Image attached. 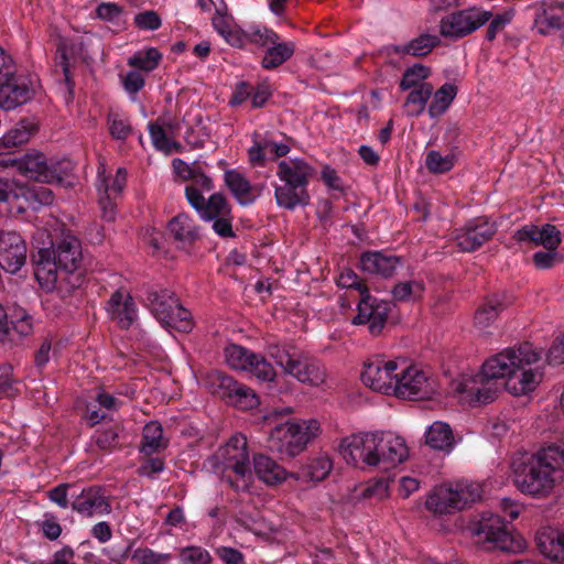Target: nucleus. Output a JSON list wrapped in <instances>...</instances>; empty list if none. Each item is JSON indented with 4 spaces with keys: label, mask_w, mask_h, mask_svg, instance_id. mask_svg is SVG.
Here are the masks:
<instances>
[{
    "label": "nucleus",
    "mask_w": 564,
    "mask_h": 564,
    "mask_svg": "<svg viewBox=\"0 0 564 564\" xmlns=\"http://www.w3.org/2000/svg\"><path fill=\"white\" fill-rule=\"evenodd\" d=\"M149 130L153 144L158 150L164 151L165 153H172L173 150L178 149V144L166 137V133L161 126L150 123Z\"/></svg>",
    "instance_id": "8fccbe9b"
},
{
    "label": "nucleus",
    "mask_w": 564,
    "mask_h": 564,
    "mask_svg": "<svg viewBox=\"0 0 564 564\" xmlns=\"http://www.w3.org/2000/svg\"><path fill=\"white\" fill-rule=\"evenodd\" d=\"M33 96L31 83L15 73L0 83V108L3 110H13L30 101Z\"/></svg>",
    "instance_id": "6ab92c4d"
},
{
    "label": "nucleus",
    "mask_w": 564,
    "mask_h": 564,
    "mask_svg": "<svg viewBox=\"0 0 564 564\" xmlns=\"http://www.w3.org/2000/svg\"><path fill=\"white\" fill-rule=\"evenodd\" d=\"M167 443L163 440V427L158 421L147 423L142 432L140 451L147 456L163 449Z\"/></svg>",
    "instance_id": "2f4dec72"
},
{
    "label": "nucleus",
    "mask_w": 564,
    "mask_h": 564,
    "mask_svg": "<svg viewBox=\"0 0 564 564\" xmlns=\"http://www.w3.org/2000/svg\"><path fill=\"white\" fill-rule=\"evenodd\" d=\"M215 470L221 471V479L236 491L248 490L251 469L247 438L242 434L232 435L229 441L209 458Z\"/></svg>",
    "instance_id": "20e7f679"
},
{
    "label": "nucleus",
    "mask_w": 564,
    "mask_h": 564,
    "mask_svg": "<svg viewBox=\"0 0 564 564\" xmlns=\"http://www.w3.org/2000/svg\"><path fill=\"white\" fill-rule=\"evenodd\" d=\"M314 169L301 159L281 161L278 165V177L283 182L275 187V199L279 206L293 209L297 205H307L310 195L306 186Z\"/></svg>",
    "instance_id": "39448f33"
},
{
    "label": "nucleus",
    "mask_w": 564,
    "mask_h": 564,
    "mask_svg": "<svg viewBox=\"0 0 564 564\" xmlns=\"http://www.w3.org/2000/svg\"><path fill=\"white\" fill-rule=\"evenodd\" d=\"M542 23L546 28L558 30L564 26V4H551L544 10Z\"/></svg>",
    "instance_id": "3c124183"
},
{
    "label": "nucleus",
    "mask_w": 564,
    "mask_h": 564,
    "mask_svg": "<svg viewBox=\"0 0 564 564\" xmlns=\"http://www.w3.org/2000/svg\"><path fill=\"white\" fill-rule=\"evenodd\" d=\"M112 317L121 329H129L137 321L138 312L133 297L122 289L116 291L108 302Z\"/></svg>",
    "instance_id": "393cba45"
},
{
    "label": "nucleus",
    "mask_w": 564,
    "mask_h": 564,
    "mask_svg": "<svg viewBox=\"0 0 564 564\" xmlns=\"http://www.w3.org/2000/svg\"><path fill=\"white\" fill-rule=\"evenodd\" d=\"M430 75V68L422 64H415L412 67H409L404 73L400 82V88L402 90L415 89L423 83L425 78Z\"/></svg>",
    "instance_id": "c03bdc74"
},
{
    "label": "nucleus",
    "mask_w": 564,
    "mask_h": 564,
    "mask_svg": "<svg viewBox=\"0 0 564 564\" xmlns=\"http://www.w3.org/2000/svg\"><path fill=\"white\" fill-rule=\"evenodd\" d=\"M18 382L12 379V367L3 365L0 367V398H12L18 393Z\"/></svg>",
    "instance_id": "603ef678"
},
{
    "label": "nucleus",
    "mask_w": 564,
    "mask_h": 564,
    "mask_svg": "<svg viewBox=\"0 0 564 564\" xmlns=\"http://www.w3.org/2000/svg\"><path fill=\"white\" fill-rule=\"evenodd\" d=\"M167 235L174 239L178 248L186 251L200 239V231L196 221L184 213L169 221Z\"/></svg>",
    "instance_id": "5701e85b"
},
{
    "label": "nucleus",
    "mask_w": 564,
    "mask_h": 564,
    "mask_svg": "<svg viewBox=\"0 0 564 564\" xmlns=\"http://www.w3.org/2000/svg\"><path fill=\"white\" fill-rule=\"evenodd\" d=\"M251 360L246 371L256 376L258 379L262 381H272L275 377V371L271 364H269L265 358L259 354H253L250 356Z\"/></svg>",
    "instance_id": "a18cd8bd"
},
{
    "label": "nucleus",
    "mask_w": 564,
    "mask_h": 564,
    "mask_svg": "<svg viewBox=\"0 0 564 564\" xmlns=\"http://www.w3.org/2000/svg\"><path fill=\"white\" fill-rule=\"evenodd\" d=\"M135 25L141 30H156L161 26V18L153 11H144L134 18Z\"/></svg>",
    "instance_id": "052dcab7"
},
{
    "label": "nucleus",
    "mask_w": 564,
    "mask_h": 564,
    "mask_svg": "<svg viewBox=\"0 0 564 564\" xmlns=\"http://www.w3.org/2000/svg\"><path fill=\"white\" fill-rule=\"evenodd\" d=\"M398 364L394 360L375 359L365 364L362 382L375 391L392 394Z\"/></svg>",
    "instance_id": "4468645a"
},
{
    "label": "nucleus",
    "mask_w": 564,
    "mask_h": 564,
    "mask_svg": "<svg viewBox=\"0 0 564 564\" xmlns=\"http://www.w3.org/2000/svg\"><path fill=\"white\" fill-rule=\"evenodd\" d=\"M161 58V53L156 48L151 47L129 58V65L144 72H151L156 68Z\"/></svg>",
    "instance_id": "37998d69"
},
{
    "label": "nucleus",
    "mask_w": 564,
    "mask_h": 564,
    "mask_svg": "<svg viewBox=\"0 0 564 564\" xmlns=\"http://www.w3.org/2000/svg\"><path fill=\"white\" fill-rule=\"evenodd\" d=\"M376 435L373 433H358L340 441L339 453L347 464L355 467H377Z\"/></svg>",
    "instance_id": "f8f14e48"
},
{
    "label": "nucleus",
    "mask_w": 564,
    "mask_h": 564,
    "mask_svg": "<svg viewBox=\"0 0 564 564\" xmlns=\"http://www.w3.org/2000/svg\"><path fill=\"white\" fill-rule=\"evenodd\" d=\"M514 11L511 9L501 14L496 15L486 31V39L488 41H494L497 33L501 31L513 18Z\"/></svg>",
    "instance_id": "bf43d9fd"
},
{
    "label": "nucleus",
    "mask_w": 564,
    "mask_h": 564,
    "mask_svg": "<svg viewBox=\"0 0 564 564\" xmlns=\"http://www.w3.org/2000/svg\"><path fill=\"white\" fill-rule=\"evenodd\" d=\"M268 354L285 373L295 377L300 382L319 386L325 381L323 365L291 344H270Z\"/></svg>",
    "instance_id": "423d86ee"
},
{
    "label": "nucleus",
    "mask_w": 564,
    "mask_h": 564,
    "mask_svg": "<svg viewBox=\"0 0 564 564\" xmlns=\"http://www.w3.org/2000/svg\"><path fill=\"white\" fill-rule=\"evenodd\" d=\"M535 542L543 556L564 563V532L546 527L536 532Z\"/></svg>",
    "instance_id": "a878e982"
},
{
    "label": "nucleus",
    "mask_w": 564,
    "mask_h": 564,
    "mask_svg": "<svg viewBox=\"0 0 564 564\" xmlns=\"http://www.w3.org/2000/svg\"><path fill=\"white\" fill-rule=\"evenodd\" d=\"M425 444L435 451L449 453L455 444L449 424L436 421L425 432Z\"/></svg>",
    "instance_id": "7c9ffc66"
},
{
    "label": "nucleus",
    "mask_w": 564,
    "mask_h": 564,
    "mask_svg": "<svg viewBox=\"0 0 564 564\" xmlns=\"http://www.w3.org/2000/svg\"><path fill=\"white\" fill-rule=\"evenodd\" d=\"M332 466L330 459L326 456L314 458L301 468L297 478L310 481H322L330 473Z\"/></svg>",
    "instance_id": "e433bc0d"
},
{
    "label": "nucleus",
    "mask_w": 564,
    "mask_h": 564,
    "mask_svg": "<svg viewBox=\"0 0 564 564\" xmlns=\"http://www.w3.org/2000/svg\"><path fill=\"white\" fill-rule=\"evenodd\" d=\"M496 231L497 227L494 223L482 218L475 219L456 235L457 247L464 252H471L490 240Z\"/></svg>",
    "instance_id": "aec40b11"
},
{
    "label": "nucleus",
    "mask_w": 564,
    "mask_h": 564,
    "mask_svg": "<svg viewBox=\"0 0 564 564\" xmlns=\"http://www.w3.org/2000/svg\"><path fill=\"white\" fill-rule=\"evenodd\" d=\"M34 131V126L26 121H21L0 138V149H9L26 143Z\"/></svg>",
    "instance_id": "ea45409f"
},
{
    "label": "nucleus",
    "mask_w": 564,
    "mask_h": 564,
    "mask_svg": "<svg viewBox=\"0 0 564 564\" xmlns=\"http://www.w3.org/2000/svg\"><path fill=\"white\" fill-rule=\"evenodd\" d=\"M132 128L126 120L115 117L110 123V133L113 138L124 140L131 133Z\"/></svg>",
    "instance_id": "774afa93"
},
{
    "label": "nucleus",
    "mask_w": 564,
    "mask_h": 564,
    "mask_svg": "<svg viewBox=\"0 0 564 564\" xmlns=\"http://www.w3.org/2000/svg\"><path fill=\"white\" fill-rule=\"evenodd\" d=\"M13 165L28 178L42 183L61 182L58 170L54 165H48L43 153H29L23 158L14 160Z\"/></svg>",
    "instance_id": "f3484780"
},
{
    "label": "nucleus",
    "mask_w": 564,
    "mask_h": 564,
    "mask_svg": "<svg viewBox=\"0 0 564 564\" xmlns=\"http://www.w3.org/2000/svg\"><path fill=\"white\" fill-rule=\"evenodd\" d=\"M429 393V382L423 371L404 367L397 372L392 394L401 399H424Z\"/></svg>",
    "instance_id": "dca6fc26"
},
{
    "label": "nucleus",
    "mask_w": 564,
    "mask_h": 564,
    "mask_svg": "<svg viewBox=\"0 0 564 564\" xmlns=\"http://www.w3.org/2000/svg\"><path fill=\"white\" fill-rule=\"evenodd\" d=\"M203 218L214 221L213 229L221 238L235 236L231 225V207L221 194H214L208 198Z\"/></svg>",
    "instance_id": "412c9836"
},
{
    "label": "nucleus",
    "mask_w": 564,
    "mask_h": 564,
    "mask_svg": "<svg viewBox=\"0 0 564 564\" xmlns=\"http://www.w3.org/2000/svg\"><path fill=\"white\" fill-rule=\"evenodd\" d=\"M319 423L315 420L286 421L275 425L268 437V448L281 457H294L318 435Z\"/></svg>",
    "instance_id": "6e6552de"
},
{
    "label": "nucleus",
    "mask_w": 564,
    "mask_h": 564,
    "mask_svg": "<svg viewBox=\"0 0 564 564\" xmlns=\"http://www.w3.org/2000/svg\"><path fill=\"white\" fill-rule=\"evenodd\" d=\"M116 197L109 194V186L105 185V193L99 196L98 203L101 209V218L108 223H112L116 219V204L113 202Z\"/></svg>",
    "instance_id": "6e6d98bb"
},
{
    "label": "nucleus",
    "mask_w": 564,
    "mask_h": 564,
    "mask_svg": "<svg viewBox=\"0 0 564 564\" xmlns=\"http://www.w3.org/2000/svg\"><path fill=\"white\" fill-rule=\"evenodd\" d=\"M457 95V86L446 83L434 94V99L429 106V113L435 118L446 111Z\"/></svg>",
    "instance_id": "4c0bfd02"
},
{
    "label": "nucleus",
    "mask_w": 564,
    "mask_h": 564,
    "mask_svg": "<svg viewBox=\"0 0 564 564\" xmlns=\"http://www.w3.org/2000/svg\"><path fill=\"white\" fill-rule=\"evenodd\" d=\"M225 182L241 205L253 202V197L250 196L251 184L241 173L236 170L226 171Z\"/></svg>",
    "instance_id": "72a5a7b5"
},
{
    "label": "nucleus",
    "mask_w": 564,
    "mask_h": 564,
    "mask_svg": "<svg viewBox=\"0 0 564 564\" xmlns=\"http://www.w3.org/2000/svg\"><path fill=\"white\" fill-rule=\"evenodd\" d=\"M143 301L164 328L183 333H189L193 329L191 312L182 306L174 291L152 286L147 291Z\"/></svg>",
    "instance_id": "0eeeda50"
},
{
    "label": "nucleus",
    "mask_w": 564,
    "mask_h": 564,
    "mask_svg": "<svg viewBox=\"0 0 564 564\" xmlns=\"http://www.w3.org/2000/svg\"><path fill=\"white\" fill-rule=\"evenodd\" d=\"M474 535L489 544V549L507 553H518L525 549L524 539L509 531L502 518L498 514H482L480 520L471 528Z\"/></svg>",
    "instance_id": "9d476101"
},
{
    "label": "nucleus",
    "mask_w": 564,
    "mask_h": 564,
    "mask_svg": "<svg viewBox=\"0 0 564 564\" xmlns=\"http://www.w3.org/2000/svg\"><path fill=\"white\" fill-rule=\"evenodd\" d=\"M51 247L40 248L34 260L36 282H56L59 273L75 272L83 260L82 243L69 230L55 229Z\"/></svg>",
    "instance_id": "7ed1b4c3"
},
{
    "label": "nucleus",
    "mask_w": 564,
    "mask_h": 564,
    "mask_svg": "<svg viewBox=\"0 0 564 564\" xmlns=\"http://www.w3.org/2000/svg\"><path fill=\"white\" fill-rule=\"evenodd\" d=\"M253 351L236 344H230L225 348V358L227 364L237 370L246 371L248 366L251 365L250 360Z\"/></svg>",
    "instance_id": "79ce46f5"
},
{
    "label": "nucleus",
    "mask_w": 564,
    "mask_h": 564,
    "mask_svg": "<svg viewBox=\"0 0 564 564\" xmlns=\"http://www.w3.org/2000/svg\"><path fill=\"white\" fill-rule=\"evenodd\" d=\"M216 554L226 564H242L245 558L239 550L229 546L216 549Z\"/></svg>",
    "instance_id": "e2e57ef3"
},
{
    "label": "nucleus",
    "mask_w": 564,
    "mask_h": 564,
    "mask_svg": "<svg viewBox=\"0 0 564 564\" xmlns=\"http://www.w3.org/2000/svg\"><path fill=\"white\" fill-rule=\"evenodd\" d=\"M542 358L541 351L531 344L508 347L488 358L479 375V387L463 384L462 391L475 404H488L497 399L500 391L495 380L505 379L503 387L512 395L519 397L535 390L543 372L532 366Z\"/></svg>",
    "instance_id": "f257e3e1"
},
{
    "label": "nucleus",
    "mask_w": 564,
    "mask_h": 564,
    "mask_svg": "<svg viewBox=\"0 0 564 564\" xmlns=\"http://www.w3.org/2000/svg\"><path fill=\"white\" fill-rule=\"evenodd\" d=\"M341 286H355L361 295L357 305V315L352 318L355 325H368L372 336H379L392 310V302L379 300L369 293L367 284H340Z\"/></svg>",
    "instance_id": "9b49d317"
},
{
    "label": "nucleus",
    "mask_w": 564,
    "mask_h": 564,
    "mask_svg": "<svg viewBox=\"0 0 564 564\" xmlns=\"http://www.w3.org/2000/svg\"><path fill=\"white\" fill-rule=\"evenodd\" d=\"M388 495V482L386 479H377L372 485L360 488L358 498L382 500Z\"/></svg>",
    "instance_id": "5fc2aeb1"
},
{
    "label": "nucleus",
    "mask_w": 564,
    "mask_h": 564,
    "mask_svg": "<svg viewBox=\"0 0 564 564\" xmlns=\"http://www.w3.org/2000/svg\"><path fill=\"white\" fill-rule=\"evenodd\" d=\"M185 194L188 203L204 217V208H206L207 202H205L199 188L195 185H189L186 187Z\"/></svg>",
    "instance_id": "0e129e2a"
},
{
    "label": "nucleus",
    "mask_w": 564,
    "mask_h": 564,
    "mask_svg": "<svg viewBox=\"0 0 564 564\" xmlns=\"http://www.w3.org/2000/svg\"><path fill=\"white\" fill-rule=\"evenodd\" d=\"M455 164V156L453 154L441 155L437 151H430L426 155L425 165L432 173L440 174L448 172Z\"/></svg>",
    "instance_id": "49530a36"
},
{
    "label": "nucleus",
    "mask_w": 564,
    "mask_h": 564,
    "mask_svg": "<svg viewBox=\"0 0 564 564\" xmlns=\"http://www.w3.org/2000/svg\"><path fill=\"white\" fill-rule=\"evenodd\" d=\"M441 40L437 35L433 34H421L417 37L410 41L402 47L395 50L397 53L410 54L415 57H423L430 54L433 48L438 46Z\"/></svg>",
    "instance_id": "c9c22d12"
},
{
    "label": "nucleus",
    "mask_w": 564,
    "mask_h": 564,
    "mask_svg": "<svg viewBox=\"0 0 564 564\" xmlns=\"http://www.w3.org/2000/svg\"><path fill=\"white\" fill-rule=\"evenodd\" d=\"M491 15L489 11L476 9L454 12L441 20L440 34L451 39L464 37L482 26Z\"/></svg>",
    "instance_id": "ddd939ff"
},
{
    "label": "nucleus",
    "mask_w": 564,
    "mask_h": 564,
    "mask_svg": "<svg viewBox=\"0 0 564 564\" xmlns=\"http://www.w3.org/2000/svg\"><path fill=\"white\" fill-rule=\"evenodd\" d=\"M180 560L182 564H209L213 558L207 550L192 545L181 550Z\"/></svg>",
    "instance_id": "de8ad7c7"
},
{
    "label": "nucleus",
    "mask_w": 564,
    "mask_h": 564,
    "mask_svg": "<svg viewBox=\"0 0 564 564\" xmlns=\"http://www.w3.org/2000/svg\"><path fill=\"white\" fill-rule=\"evenodd\" d=\"M122 83L128 93L135 94L144 86V78L139 72L131 70L123 77Z\"/></svg>",
    "instance_id": "69168bd1"
},
{
    "label": "nucleus",
    "mask_w": 564,
    "mask_h": 564,
    "mask_svg": "<svg viewBox=\"0 0 564 564\" xmlns=\"http://www.w3.org/2000/svg\"><path fill=\"white\" fill-rule=\"evenodd\" d=\"M564 451L549 446L535 454L523 455L512 462L513 481L524 495L545 498L562 478Z\"/></svg>",
    "instance_id": "f03ea898"
},
{
    "label": "nucleus",
    "mask_w": 564,
    "mask_h": 564,
    "mask_svg": "<svg viewBox=\"0 0 564 564\" xmlns=\"http://www.w3.org/2000/svg\"><path fill=\"white\" fill-rule=\"evenodd\" d=\"M546 359L550 365L564 364V333L553 341L547 351Z\"/></svg>",
    "instance_id": "680f3d73"
},
{
    "label": "nucleus",
    "mask_w": 564,
    "mask_h": 564,
    "mask_svg": "<svg viewBox=\"0 0 564 564\" xmlns=\"http://www.w3.org/2000/svg\"><path fill=\"white\" fill-rule=\"evenodd\" d=\"M481 498L478 485L457 482L436 487L426 498L425 507L435 514H451Z\"/></svg>",
    "instance_id": "1a4fd4ad"
},
{
    "label": "nucleus",
    "mask_w": 564,
    "mask_h": 564,
    "mask_svg": "<svg viewBox=\"0 0 564 564\" xmlns=\"http://www.w3.org/2000/svg\"><path fill=\"white\" fill-rule=\"evenodd\" d=\"M238 381L220 370H212L206 375L205 384L208 390L227 402Z\"/></svg>",
    "instance_id": "473e14b6"
},
{
    "label": "nucleus",
    "mask_w": 564,
    "mask_h": 564,
    "mask_svg": "<svg viewBox=\"0 0 564 564\" xmlns=\"http://www.w3.org/2000/svg\"><path fill=\"white\" fill-rule=\"evenodd\" d=\"M13 199L18 204H22L20 200H23L26 204L24 206L25 209H37L41 206L51 205L54 200V194L48 187L43 185L21 186L14 191Z\"/></svg>",
    "instance_id": "c756f323"
},
{
    "label": "nucleus",
    "mask_w": 564,
    "mask_h": 564,
    "mask_svg": "<svg viewBox=\"0 0 564 564\" xmlns=\"http://www.w3.org/2000/svg\"><path fill=\"white\" fill-rule=\"evenodd\" d=\"M508 304H510V301H507L505 295L494 294L491 297H487L485 303L475 313V327L482 333L489 334L492 323H495Z\"/></svg>",
    "instance_id": "bb28decb"
},
{
    "label": "nucleus",
    "mask_w": 564,
    "mask_h": 564,
    "mask_svg": "<svg viewBox=\"0 0 564 564\" xmlns=\"http://www.w3.org/2000/svg\"><path fill=\"white\" fill-rule=\"evenodd\" d=\"M373 435H376L375 444L377 447L378 466L388 469L398 466L408 458L409 451L404 438L382 432H375Z\"/></svg>",
    "instance_id": "2eb2a0df"
},
{
    "label": "nucleus",
    "mask_w": 564,
    "mask_h": 564,
    "mask_svg": "<svg viewBox=\"0 0 564 564\" xmlns=\"http://www.w3.org/2000/svg\"><path fill=\"white\" fill-rule=\"evenodd\" d=\"M171 558V554L156 553L149 547H139L132 554V560L138 564H169Z\"/></svg>",
    "instance_id": "09e8293b"
},
{
    "label": "nucleus",
    "mask_w": 564,
    "mask_h": 564,
    "mask_svg": "<svg viewBox=\"0 0 564 564\" xmlns=\"http://www.w3.org/2000/svg\"><path fill=\"white\" fill-rule=\"evenodd\" d=\"M253 469L259 479L270 486L281 484L286 479L285 469L264 454L253 456Z\"/></svg>",
    "instance_id": "c85d7f7f"
},
{
    "label": "nucleus",
    "mask_w": 564,
    "mask_h": 564,
    "mask_svg": "<svg viewBox=\"0 0 564 564\" xmlns=\"http://www.w3.org/2000/svg\"><path fill=\"white\" fill-rule=\"evenodd\" d=\"M96 13L102 20L112 21L122 13V9L116 3L102 2L97 7Z\"/></svg>",
    "instance_id": "338daca9"
},
{
    "label": "nucleus",
    "mask_w": 564,
    "mask_h": 564,
    "mask_svg": "<svg viewBox=\"0 0 564 564\" xmlns=\"http://www.w3.org/2000/svg\"><path fill=\"white\" fill-rule=\"evenodd\" d=\"M127 182V171L122 167H119L117 170V174L115 178L112 180L111 184L108 182L106 177L101 180V184L98 187L99 192L105 193V185L107 184L109 186V194H111L113 197H117L126 186Z\"/></svg>",
    "instance_id": "13d9d810"
},
{
    "label": "nucleus",
    "mask_w": 564,
    "mask_h": 564,
    "mask_svg": "<svg viewBox=\"0 0 564 564\" xmlns=\"http://www.w3.org/2000/svg\"><path fill=\"white\" fill-rule=\"evenodd\" d=\"M514 238L518 241H531L534 245H542L551 251H555L561 245V232L551 224H545L542 228L535 225L525 226L516 231Z\"/></svg>",
    "instance_id": "b1692460"
},
{
    "label": "nucleus",
    "mask_w": 564,
    "mask_h": 564,
    "mask_svg": "<svg viewBox=\"0 0 564 564\" xmlns=\"http://www.w3.org/2000/svg\"><path fill=\"white\" fill-rule=\"evenodd\" d=\"M433 94V86L430 83H423L417 88L412 89L408 95L403 108L410 117L420 116L426 106L427 100Z\"/></svg>",
    "instance_id": "f704fd0d"
},
{
    "label": "nucleus",
    "mask_w": 564,
    "mask_h": 564,
    "mask_svg": "<svg viewBox=\"0 0 564 564\" xmlns=\"http://www.w3.org/2000/svg\"><path fill=\"white\" fill-rule=\"evenodd\" d=\"M400 263V259L394 256H387L379 251L365 252L360 257V267L362 271L376 274L382 279L392 278Z\"/></svg>",
    "instance_id": "cd10ccee"
},
{
    "label": "nucleus",
    "mask_w": 564,
    "mask_h": 564,
    "mask_svg": "<svg viewBox=\"0 0 564 564\" xmlns=\"http://www.w3.org/2000/svg\"><path fill=\"white\" fill-rule=\"evenodd\" d=\"M95 442L99 449L106 452L119 447V434L117 429L110 427L99 432Z\"/></svg>",
    "instance_id": "4d7b16f0"
},
{
    "label": "nucleus",
    "mask_w": 564,
    "mask_h": 564,
    "mask_svg": "<svg viewBox=\"0 0 564 564\" xmlns=\"http://www.w3.org/2000/svg\"><path fill=\"white\" fill-rule=\"evenodd\" d=\"M247 40L250 43L260 46L276 44V42L280 40L279 35L268 28H253L249 33H247Z\"/></svg>",
    "instance_id": "864d4df0"
},
{
    "label": "nucleus",
    "mask_w": 564,
    "mask_h": 564,
    "mask_svg": "<svg viewBox=\"0 0 564 564\" xmlns=\"http://www.w3.org/2000/svg\"><path fill=\"white\" fill-rule=\"evenodd\" d=\"M227 403L237 409L246 411L257 408L260 401L252 389L238 382L237 387L234 389L231 395L227 400Z\"/></svg>",
    "instance_id": "a19ab883"
},
{
    "label": "nucleus",
    "mask_w": 564,
    "mask_h": 564,
    "mask_svg": "<svg viewBox=\"0 0 564 564\" xmlns=\"http://www.w3.org/2000/svg\"><path fill=\"white\" fill-rule=\"evenodd\" d=\"M26 245L15 231L0 232V265L3 270L15 273L25 263Z\"/></svg>",
    "instance_id": "a211bd4d"
},
{
    "label": "nucleus",
    "mask_w": 564,
    "mask_h": 564,
    "mask_svg": "<svg viewBox=\"0 0 564 564\" xmlns=\"http://www.w3.org/2000/svg\"><path fill=\"white\" fill-rule=\"evenodd\" d=\"M294 53V44L293 43H279L272 44L270 48L265 52L262 58V66L265 69H273L282 65L285 61H288Z\"/></svg>",
    "instance_id": "58836bf2"
},
{
    "label": "nucleus",
    "mask_w": 564,
    "mask_h": 564,
    "mask_svg": "<svg viewBox=\"0 0 564 564\" xmlns=\"http://www.w3.org/2000/svg\"><path fill=\"white\" fill-rule=\"evenodd\" d=\"M72 509L84 517L104 516L111 512V505L100 487L91 486L82 490L72 502Z\"/></svg>",
    "instance_id": "4be33fe9"
}]
</instances>
